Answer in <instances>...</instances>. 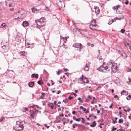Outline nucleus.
<instances>
[{
  "label": "nucleus",
  "instance_id": "f257e3e1",
  "mask_svg": "<svg viewBox=\"0 0 131 131\" xmlns=\"http://www.w3.org/2000/svg\"><path fill=\"white\" fill-rule=\"evenodd\" d=\"M25 123L23 121H17L16 125L14 127V129L16 131H20L23 130L24 128L23 124Z\"/></svg>",
  "mask_w": 131,
  "mask_h": 131
},
{
  "label": "nucleus",
  "instance_id": "f03ea898",
  "mask_svg": "<svg viewBox=\"0 0 131 131\" xmlns=\"http://www.w3.org/2000/svg\"><path fill=\"white\" fill-rule=\"evenodd\" d=\"M45 18L42 17L39 20H36L35 22L37 24L38 27H41L45 25Z\"/></svg>",
  "mask_w": 131,
  "mask_h": 131
},
{
  "label": "nucleus",
  "instance_id": "7ed1b4c3",
  "mask_svg": "<svg viewBox=\"0 0 131 131\" xmlns=\"http://www.w3.org/2000/svg\"><path fill=\"white\" fill-rule=\"evenodd\" d=\"M104 64L105 63H104L101 66L97 68V69L100 71L104 72V70H107L109 67L108 66H105Z\"/></svg>",
  "mask_w": 131,
  "mask_h": 131
},
{
  "label": "nucleus",
  "instance_id": "20e7f679",
  "mask_svg": "<svg viewBox=\"0 0 131 131\" xmlns=\"http://www.w3.org/2000/svg\"><path fill=\"white\" fill-rule=\"evenodd\" d=\"M111 69L112 71L114 73H115L117 71V66L116 63H113V64L111 65Z\"/></svg>",
  "mask_w": 131,
  "mask_h": 131
},
{
  "label": "nucleus",
  "instance_id": "39448f33",
  "mask_svg": "<svg viewBox=\"0 0 131 131\" xmlns=\"http://www.w3.org/2000/svg\"><path fill=\"white\" fill-rule=\"evenodd\" d=\"M73 46L74 47L79 48L80 50L83 48L82 45L80 43H75L73 45Z\"/></svg>",
  "mask_w": 131,
  "mask_h": 131
},
{
  "label": "nucleus",
  "instance_id": "423d86ee",
  "mask_svg": "<svg viewBox=\"0 0 131 131\" xmlns=\"http://www.w3.org/2000/svg\"><path fill=\"white\" fill-rule=\"evenodd\" d=\"M98 26L97 25H90L89 26L90 28L92 30H97L98 28Z\"/></svg>",
  "mask_w": 131,
  "mask_h": 131
},
{
  "label": "nucleus",
  "instance_id": "0eeeda50",
  "mask_svg": "<svg viewBox=\"0 0 131 131\" xmlns=\"http://www.w3.org/2000/svg\"><path fill=\"white\" fill-rule=\"evenodd\" d=\"M80 79L83 80V82L85 83H88L89 82V81L88 80L86 77H84L83 75L80 77Z\"/></svg>",
  "mask_w": 131,
  "mask_h": 131
},
{
  "label": "nucleus",
  "instance_id": "6e6552de",
  "mask_svg": "<svg viewBox=\"0 0 131 131\" xmlns=\"http://www.w3.org/2000/svg\"><path fill=\"white\" fill-rule=\"evenodd\" d=\"M120 8V6L119 5H116L115 6H113L112 7V9L113 10H116L117 13H120V12L119 11H118V10Z\"/></svg>",
  "mask_w": 131,
  "mask_h": 131
},
{
  "label": "nucleus",
  "instance_id": "1a4fd4ad",
  "mask_svg": "<svg viewBox=\"0 0 131 131\" xmlns=\"http://www.w3.org/2000/svg\"><path fill=\"white\" fill-rule=\"evenodd\" d=\"M29 25L28 22L26 21H24L22 23V25L24 27L28 26Z\"/></svg>",
  "mask_w": 131,
  "mask_h": 131
},
{
  "label": "nucleus",
  "instance_id": "9d476101",
  "mask_svg": "<svg viewBox=\"0 0 131 131\" xmlns=\"http://www.w3.org/2000/svg\"><path fill=\"white\" fill-rule=\"evenodd\" d=\"M95 13L96 14H99L100 12V10L99 9L98 7L97 6H94Z\"/></svg>",
  "mask_w": 131,
  "mask_h": 131
},
{
  "label": "nucleus",
  "instance_id": "9b49d317",
  "mask_svg": "<svg viewBox=\"0 0 131 131\" xmlns=\"http://www.w3.org/2000/svg\"><path fill=\"white\" fill-rule=\"evenodd\" d=\"M89 64L88 63L87 64H86L85 67L84 68V70L85 71H88L89 70Z\"/></svg>",
  "mask_w": 131,
  "mask_h": 131
},
{
  "label": "nucleus",
  "instance_id": "f8f14e48",
  "mask_svg": "<svg viewBox=\"0 0 131 131\" xmlns=\"http://www.w3.org/2000/svg\"><path fill=\"white\" fill-rule=\"evenodd\" d=\"M80 109H83V111L84 112L86 113H87L89 112V111L86 110V109L85 108H84L83 107H80Z\"/></svg>",
  "mask_w": 131,
  "mask_h": 131
},
{
  "label": "nucleus",
  "instance_id": "ddd939ff",
  "mask_svg": "<svg viewBox=\"0 0 131 131\" xmlns=\"http://www.w3.org/2000/svg\"><path fill=\"white\" fill-rule=\"evenodd\" d=\"M32 12L35 13H37L38 12L39 10L35 8H33L32 9Z\"/></svg>",
  "mask_w": 131,
  "mask_h": 131
},
{
  "label": "nucleus",
  "instance_id": "4468645a",
  "mask_svg": "<svg viewBox=\"0 0 131 131\" xmlns=\"http://www.w3.org/2000/svg\"><path fill=\"white\" fill-rule=\"evenodd\" d=\"M96 123L95 121H94L93 123V124H91L90 126L91 127H94L96 125Z\"/></svg>",
  "mask_w": 131,
  "mask_h": 131
},
{
  "label": "nucleus",
  "instance_id": "2eb2a0df",
  "mask_svg": "<svg viewBox=\"0 0 131 131\" xmlns=\"http://www.w3.org/2000/svg\"><path fill=\"white\" fill-rule=\"evenodd\" d=\"M121 55L124 59L126 58L127 56L124 53L121 54Z\"/></svg>",
  "mask_w": 131,
  "mask_h": 131
},
{
  "label": "nucleus",
  "instance_id": "dca6fc26",
  "mask_svg": "<svg viewBox=\"0 0 131 131\" xmlns=\"http://www.w3.org/2000/svg\"><path fill=\"white\" fill-rule=\"evenodd\" d=\"M34 85V82H30L28 84V86L29 87L32 88Z\"/></svg>",
  "mask_w": 131,
  "mask_h": 131
},
{
  "label": "nucleus",
  "instance_id": "f3484780",
  "mask_svg": "<svg viewBox=\"0 0 131 131\" xmlns=\"http://www.w3.org/2000/svg\"><path fill=\"white\" fill-rule=\"evenodd\" d=\"M38 74H33L31 75V77L32 78L34 77L35 78L37 79L38 78Z\"/></svg>",
  "mask_w": 131,
  "mask_h": 131
},
{
  "label": "nucleus",
  "instance_id": "a211bd4d",
  "mask_svg": "<svg viewBox=\"0 0 131 131\" xmlns=\"http://www.w3.org/2000/svg\"><path fill=\"white\" fill-rule=\"evenodd\" d=\"M114 62V61L113 60H111L108 63V67H110V66H111V65L113 64V63Z\"/></svg>",
  "mask_w": 131,
  "mask_h": 131
},
{
  "label": "nucleus",
  "instance_id": "6ab92c4d",
  "mask_svg": "<svg viewBox=\"0 0 131 131\" xmlns=\"http://www.w3.org/2000/svg\"><path fill=\"white\" fill-rule=\"evenodd\" d=\"M96 20H93L92 21L90 25H96Z\"/></svg>",
  "mask_w": 131,
  "mask_h": 131
},
{
  "label": "nucleus",
  "instance_id": "aec40b11",
  "mask_svg": "<svg viewBox=\"0 0 131 131\" xmlns=\"http://www.w3.org/2000/svg\"><path fill=\"white\" fill-rule=\"evenodd\" d=\"M123 17L122 18H118L117 17H116V18H114V20L115 21L117 20H120L121 19H123Z\"/></svg>",
  "mask_w": 131,
  "mask_h": 131
},
{
  "label": "nucleus",
  "instance_id": "412c9836",
  "mask_svg": "<svg viewBox=\"0 0 131 131\" xmlns=\"http://www.w3.org/2000/svg\"><path fill=\"white\" fill-rule=\"evenodd\" d=\"M24 18V17H23L22 16H21L20 17H19V15L17 17V18H14V19L15 20H18V19H22Z\"/></svg>",
  "mask_w": 131,
  "mask_h": 131
},
{
  "label": "nucleus",
  "instance_id": "4be33fe9",
  "mask_svg": "<svg viewBox=\"0 0 131 131\" xmlns=\"http://www.w3.org/2000/svg\"><path fill=\"white\" fill-rule=\"evenodd\" d=\"M115 22L114 20V19H112L108 23V24L109 25L111 24L113 22Z\"/></svg>",
  "mask_w": 131,
  "mask_h": 131
},
{
  "label": "nucleus",
  "instance_id": "5701e85b",
  "mask_svg": "<svg viewBox=\"0 0 131 131\" xmlns=\"http://www.w3.org/2000/svg\"><path fill=\"white\" fill-rule=\"evenodd\" d=\"M38 83L39 85H41V84H42L43 83V82L41 80L39 81L38 82Z\"/></svg>",
  "mask_w": 131,
  "mask_h": 131
},
{
  "label": "nucleus",
  "instance_id": "b1692460",
  "mask_svg": "<svg viewBox=\"0 0 131 131\" xmlns=\"http://www.w3.org/2000/svg\"><path fill=\"white\" fill-rule=\"evenodd\" d=\"M25 52L24 51H22V52H20V54L21 55V56L23 55L24 56H25Z\"/></svg>",
  "mask_w": 131,
  "mask_h": 131
},
{
  "label": "nucleus",
  "instance_id": "393cba45",
  "mask_svg": "<svg viewBox=\"0 0 131 131\" xmlns=\"http://www.w3.org/2000/svg\"><path fill=\"white\" fill-rule=\"evenodd\" d=\"M1 26L3 27V28H5L6 26V25L5 23L2 24L1 25Z\"/></svg>",
  "mask_w": 131,
  "mask_h": 131
},
{
  "label": "nucleus",
  "instance_id": "a878e982",
  "mask_svg": "<svg viewBox=\"0 0 131 131\" xmlns=\"http://www.w3.org/2000/svg\"><path fill=\"white\" fill-rule=\"evenodd\" d=\"M131 98V95H129L127 97V99L128 100H129Z\"/></svg>",
  "mask_w": 131,
  "mask_h": 131
},
{
  "label": "nucleus",
  "instance_id": "bb28decb",
  "mask_svg": "<svg viewBox=\"0 0 131 131\" xmlns=\"http://www.w3.org/2000/svg\"><path fill=\"white\" fill-rule=\"evenodd\" d=\"M124 43L125 45L127 46H128L129 45V43H128L127 42H125Z\"/></svg>",
  "mask_w": 131,
  "mask_h": 131
},
{
  "label": "nucleus",
  "instance_id": "cd10ccee",
  "mask_svg": "<svg viewBox=\"0 0 131 131\" xmlns=\"http://www.w3.org/2000/svg\"><path fill=\"white\" fill-rule=\"evenodd\" d=\"M123 121V120L122 119H120L119 120L118 123H120L121 122L122 123Z\"/></svg>",
  "mask_w": 131,
  "mask_h": 131
},
{
  "label": "nucleus",
  "instance_id": "c85d7f7f",
  "mask_svg": "<svg viewBox=\"0 0 131 131\" xmlns=\"http://www.w3.org/2000/svg\"><path fill=\"white\" fill-rule=\"evenodd\" d=\"M78 100H79V102H83V100L82 99H81V98L80 97H79Z\"/></svg>",
  "mask_w": 131,
  "mask_h": 131
},
{
  "label": "nucleus",
  "instance_id": "c756f323",
  "mask_svg": "<svg viewBox=\"0 0 131 131\" xmlns=\"http://www.w3.org/2000/svg\"><path fill=\"white\" fill-rule=\"evenodd\" d=\"M112 120L113 121L112 122V123L113 124H114L115 123H117V121L116 120H114L113 119Z\"/></svg>",
  "mask_w": 131,
  "mask_h": 131
},
{
  "label": "nucleus",
  "instance_id": "7c9ffc66",
  "mask_svg": "<svg viewBox=\"0 0 131 131\" xmlns=\"http://www.w3.org/2000/svg\"><path fill=\"white\" fill-rule=\"evenodd\" d=\"M4 118L3 117H1V118L0 119V122H1L2 121H3L4 119Z\"/></svg>",
  "mask_w": 131,
  "mask_h": 131
},
{
  "label": "nucleus",
  "instance_id": "2f4dec72",
  "mask_svg": "<svg viewBox=\"0 0 131 131\" xmlns=\"http://www.w3.org/2000/svg\"><path fill=\"white\" fill-rule=\"evenodd\" d=\"M116 129V128H114V127L113 126V129L112 130V131H114Z\"/></svg>",
  "mask_w": 131,
  "mask_h": 131
},
{
  "label": "nucleus",
  "instance_id": "473e14b6",
  "mask_svg": "<svg viewBox=\"0 0 131 131\" xmlns=\"http://www.w3.org/2000/svg\"><path fill=\"white\" fill-rule=\"evenodd\" d=\"M125 30H124V29H122L121 31V32L122 33H123L125 32Z\"/></svg>",
  "mask_w": 131,
  "mask_h": 131
},
{
  "label": "nucleus",
  "instance_id": "72a5a7b5",
  "mask_svg": "<svg viewBox=\"0 0 131 131\" xmlns=\"http://www.w3.org/2000/svg\"><path fill=\"white\" fill-rule=\"evenodd\" d=\"M75 125L76 126H77V124L76 123H75L73 125V128H75Z\"/></svg>",
  "mask_w": 131,
  "mask_h": 131
},
{
  "label": "nucleus",
  "instance_id": "f704fd0d",
  "mask_svg": "<svg viewBox=\"0 0 131 131\" xmlns=\"http://www.w3.org/2000/svg\"><path fill=\"white\" fill-rule=\"evenodd\" d=\"M64 109V108L63 107H62L61 108H59L58 109V111H60L61 110H63Z\"/></svg>",
  "mask_w": 131,
  "mask_h": 131
},
{
  "label": "nucleus",
  "instance_id": "c9c22d12",
  "mask_svg": "<svg viewBox=\"0 0 131 131\" xmlns=\"http://www.w3.org/2000/svg\"><path fill=\"white\" fill-rule=\"evenodd\" d=\"M26 46L27 48H32L31 47L30 45H26Z\"/></svg>",
  "mask_w": 131,
  "mask_h": 131
},
{
  "label": "nucleus",
  "instance_id": "e433bc0d",
  "mask_svg": "<svg viewBox=\"0 0 131 131\" xmlns=\"http://www.w3.org/2000/svg\"><path fill=\"white\" fill-rule=\"evenodd\" d=\"M60 36H61V39H62H62H63L64 40V39H66V40H67V38L66 37H62V36H61V35Z\"/></svg>",
  "mask_w": 131,
  "mask_h": 131
},
{
  "label": "nucleus",
  "instance_id": "4c0bfd02",
  "mask_svg": "<svg viewBox=\"0 0 131 131\" xmlns=\"http://www.w3.org/2000/svg\"><path fill=\"white\" fill-rule=\"evenodd\" d=\"M60 71L59 70H58L57 72V75H59V74H60Z\"/></svg>",
  "mask_w": 131,
  "mask_h": 131
},
{
  "label": "nucleus",
  "instance_id": "58836bf2",
  "mask_svg": "<svg viewBox=\"0 0 131 131\" xmlns=\"http://www.w3.org/2000/svg\"><path fill=\"white\" fill-rule=\"evenodd\" d=\"M129 3V1L128 0L127 1H126L125 2V4H126L127 5Z\"/></svg>",
  "mask_w": 131,
  "mask_h": 131
},
{
  "label": "nucleus",
  "instance_id": "ea45409f",
  "mask_svg": "<svg viewBox=\"0 0 131 131\" xmlns=\"http://www.w3.org/2000/svg\"><path fill=\"white\" fill-rule=\"evenodd\" d=\"M64 70L65 71H69V70L67 68H64Z\"/></svg>",
  "mask_w": 131,
  "mask_h": 131
},
{
  "label": "nucleus",
  "instance_id": "a19ab883",
  "mask_svg": "<svg viewBox=\"0 0 131 131\" xmlns=\"http://www.w3.org/2000/svg\"><path fill=\"white\" fill-rule=\"evenodd\" d=\"M94 116V114H90L89 116V117H91V116Z\"/></svg>",
  "mask_w": 131,
  "mask_h": 131
},
{
  "label": "nucleus",
  "instance_id": "79ce46f5",
  "mask_svg": "<svg viewBox=\"0 0 131 131\" xmlns=\"http://www.w3.org/2000/svg\"><path fill=\"white\" fill-rule=\"evenodd\" d=\"M9 10L11 11H13L14 10V8H10L9 9Z\"/></svg>",
  "mask_w": 131,
  "mask_h": 131
},
{
  "label": "nucleus",
  "instance_id": "37998d69",
  "mask_svg": "<svg viewBox=\"0 0 131 131\" xmlns=\"http://www.w3.org/2000/svg\"><path fill=\"white\" fill-rule=\"evenodd\" d=\"M80 118H77L75 120L77 121H80Z\"/></svg>",
  "mask_w": 131,
  "mask_h": 131
},
{
  "label": "nucleus",
  "instance_id": "c03bdc74",
  "mask_svg": "<svg viewBox=\"0 0 131 131\" xmlns=\"http://www.w3.org/2000/svg\"><path fill=\"white\" fill-rule=\"evenodd\" d=\"M81 119H82V123H84V119L83 118H81Z\"/></svg>",
  "mask_w": 131,
  "mask_h": 131
},
{
  "label": "nucleus",
  "instance_id": "a18cd8bd",
  "mask_svg": "<svg viewBox=\"0 0 131 131\" xmlns=\"http://www.w3.org/2000/svg\"><path fill=\"white\" fill-rule=\"evenodd\" d=\"M72 98V97L71 96H70L69 97L68 99L69 100H71Z\"/></svg>",
  "mask_w": 131,
  "mask_h": 131
},
{
  "label": "nucleus",
  "instance_id": "49530a36",
  "mask_svg": "<svg viewBox=\"0 0 131 131\" xmlns=\"http://www.w3.org/2000/svg\"><path fill=\"white\" fill-rule=\"evenodd\" d=\"M114 98H118V95H115L114 96Z\"/></svg>",
  "mask_w": 131,
  "mask_h": 131
},
{
  "label": "nucleus",
  "instance_id": "de8ad7c7",
  "mask_svg": "<svg viewBox=\"0 0 131 131\" xmlns=\"http://www.w3.org/2000/svg\"><path fill=\"white\" fill-rule=\"evenodd\" d=\"M88 98L89 99H92V98L91 97H90L89 95L88 96Z\"/></svg>",
  "mask_w": 131,
  "mask_h": 131
},
{
  "label": "nucleus",
  "instance_id": "09e8293b",
  "mask_svg": "<svg viewBox=\"0 0 131 131\" xmlns=\"http://www.w3.org/2000/svg\"><path fill=\"white\" fill-rule=\"evenodd\" d=\"M41 94H42V95H43V96H44V95H45V93H44V92H42L41 93Z\"/></svg>",
  "mask_w": 131,
  "mask_h": 131
},
{
  "label": "nucleus",
  "instance_id": "8fccbe9b",
  "mask_svg": "<svg viewBox=\"0 0 131 131\" xmlns=\"http://www.w3.org/2000/svg\"><path fill=\"white\" fill-rule=\"evenodd\" d=\"M60 92H61V91L60 90H59L58 91V92L57 93V94H59L60 93Z\"/></svg>",
  "mask_w": 131,
  "mask_h": 131
},
{
  "label": "nucleus",
  "instance_id": "3c124183",
  "mask_svg": "<svg viewBox=\"0 0 131 131\" xmlns=\"http://www.w3.org/2000/svg\"><path fill=\"white\" fill-rule=\"evenodd\" d=\"M30 115L31 116V117H32V118H34V117H33V114H30Z\"/></svg>",
  "mask_w": 131,
  "mask_h": 131
},
{
  "label": "nucleus",
  "instance_id": "603ef678",
  "mask_svg": "<svg viewBox=\"0 0 131 131\" xmlns=\"http://www.w3.org/2000/svg\"><path fill=\"white\" fill-rule=\"evenodd\" d=\"M73 119L74 120H76V116H73Z\"/></svg>",
  "mask_w": 131,
  "mask_h": 131
},
{
  "label": "nucleus",
  "instance_id": "864d4df0",
  "mask_svg": "<svg viewBox=\"0 0 131 131\" xmlns=\"http://www.w3.org/2000/svg\"><path fill=\"white\" fill-rule=\"evenodd\" d=\"M40 98L41 99H43L44 98V96L42 95L40 97Z\"/></svg>",
  "mask_w": 131,
  "mask_h": 131
},
{
  "label": "nucleus",
  "instance_id": "5fc2aeb1",
  "mask_svg": "<svg viewBox=\"0 0 131 131\" xmlns=\"http://www.w3.org/2000/svg\"><path fill=\"white\" fill-rule=\"evenodd\" d=\"M131 81L129 80L128 81H127V82L128 84H130V83Z\"/></svg>",
  "mask_w": 131,
  "mask_h": 131
},
{
  "label": "nucleus",
  "instance_id": "6e6d98bb",
  "mask_svg": "<svg viewBox=\"0 0 131 131\" xmlns=\"http://www.w3.org/2000/svg\"><path fill=\"white\" fill-rule=\"evenodd\" d=\"M64 116V115L63 114H61L60 115V116L61 117H63Z\"/></svg>",
  "mask_w": 131,
  "mask_h": 131
},
{
  "label": "nucleus",
  "instance_id": "4d7b16f0",
  "mask_svg": "<svg viewBox=\"0 0 131 131\" xmlns=\"http://www.w3.org/2000/svg\"><path fill=\"white\" fill-rule=\"evenodd\" d=\"M122 114V112L121 111H119V115H121Z\"/></svg>",
  "mask_w": 131,
  "mask_h": 131
},
{
  "label": "nucleus",
  "instance_id": "13d9d810",
  "mask_svg": "<svg viewBox=\"0 0 131 131\" xmlns=\"http://www.w3.org/2000/svg\"><path fill=\"white\" fill-rule=\"evenodd\" d=\"M75 113V111H73L72 112V113L73 114H74Z\"/></svg>",
  "mask_w": 131,
  "mask_h": 131
},
{
  "label": "nucleus",
  "instance_id": "bf43d9fd",
  "mask_svg": "<svg viewBox=\"0 0 131 131\" xmlns=\"http://www.w3.org/2000/svg\"><path fill=\"white\" fill-rule=\"evenodd\" d=\"M91 46L92 47H93L94 46V45L93 44H92L91 45Z\"/></svg>",
  "mask_w": 131,
  "mask_h": 131
},
{
  "label": "nucleus",
  "instance_id": "052dcab7",
  "mask_svg": "<svg viewBox=\"0 0 131 131\" xmlns=\"http://www.w3.org/2000/svg\"><path fill=\"white\" fill-rule=\"evenodd\" d=\"M100 87H100V86H99L97 88H96V90H98V89L99 88H100Z\"/></svg>",
  "mask_w": 131,
  "mask_h": 131
},
{
  "label": "nucleus",
  "instance_id": "680f3d73",
  "mask_svg": "<svg viewBox=\"0 0 131 131\" xmlns=\"http://www.w3.org/2000/svg\"><path fill=\"white\" fill-rule=\"evenodd\" d=\"M20 12V11H18V12H17L15 14H16V15H18V13H19Z\"/></svg>",
  "mask_w": 131,
  "mask_h": 131
},
{
  "label": "nucleus",
  "instance_id": "e2e57ef3",
  "mask_svg": "<svg viewBox=\"0 0 131 131\" xmlns=\"http://www.w3.org/2000/svg\"><path fill=\"white\" fill-rule=\"evenodd\" d=\"M98 127H100V128H101V129H102V126H101V125H99V126H98Z\"/></svg>",
  "mask_w": 131,
  "mask_h": 131
},
{
  "label": "nucleus",
  "instance_id": "0e129e2a",
  "mask_svg": "<svg viewBox=\"0 0 131 131\" xmlns=\"http://www.w3.org/2000/svg\"><path fill=\"white\" fill-rule=\"evenodd\" d=\"M89 101V100L88 99H86V100H85V102H88Z\"/></svg>",
  "mask_w": 131,
  "mask_h": 131
},
{
  "label": "nucleus",
  "instance_id": "69168bd1",
  "mask_svg": "<svg viewBox=\"0 0 131 131\" xmlns=\"http://www.w3.org/2000/svg\"><path fill=\"white\" fill-rule=\"evenodd\" d=\"M91 103L92 104H94V100H93V101H92Z\"/></svg>",
  "mask_w": 131,
  "mask_h": 131
},
{
  "label": "nucleus",
  "instance_id": "338daca9",
  "mask_svg": "<svg viewBox=\"0 0 131 131\" xmlns=\"http://www.w3.org/2000/svg\"><path fill=\"white\" fill-rule=\"evenodd\" d=\"M9 6L10 7H11L12 6V4H9Z\"/></svg>",
  "mask_w": 131,
  "mask_h": 131
},
{
  "label": "nucleus",
  "instance_id": "774afa93",
  "mask_svg": "<svg viewBox=\"0 0 131 131\" xmlns=\"http://www.w3.org/2000/svg\"><path fill=\"white\" fill-rule=\"evenodd\" d=\"M111 91H112V93H113V92H114V90L113 89H112V90H111Z\"/></svg>",
  "mask_w": 131,
  "mask_h": 131
}]
</instances>
